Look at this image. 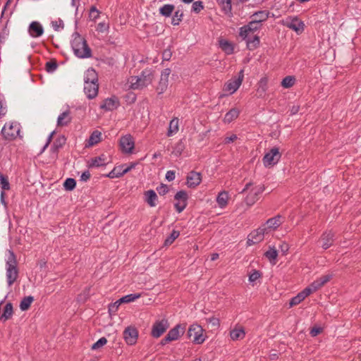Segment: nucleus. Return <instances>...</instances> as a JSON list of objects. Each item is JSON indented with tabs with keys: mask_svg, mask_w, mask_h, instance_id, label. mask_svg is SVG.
<instances>
[{
	"mask_svg": "<svg viewBox=\"0 0 361 361\" xmlns=\"http://www.w3.org/2000/svg\"><path fill=\"white\" fill-rule=\"evenodd\" d=\"M268 89V78H262L257 83V94L258 97H264Z\"/></svg>",
	"mask_w": 361,
	"mask_h": 361,
	"instance_id": "26",
	"label": "nucleus"
},
{
	"mask_svg": "<svg viewBox=\"0 0 361 361\" xmlns=\"http://www.w3.org/2000/svg\"><path fill=\"white\" fill-rule=\"evenodd\" d=\"M140 293L128 294L120 298L118 303H129L135 301V300L140 298Z\"/></svg>",
	"mask_w": 361,
	"mask_h": 361,
	"instance_id": "42",
	"label": "nucleus"
},
{
	"mask_svg": "<svg viewBox=\"0 0 361 361\" xmlns=\"http://www.w3.org/2000/svg\"><path fill=\"white\" fill-rule=\"evenodd\" d=\"M58 65L56 61H50L46 63V70L49 73H53L56 70Z\"/></svg>",
	"mask_w": 361,
	"mask_h": 361,
	"instance_id": "53",
	"label": "nucleus"
},
{
	"mask_svg": "<svg viewBox=\"0 0 361 361\" xmlns=\"http://www.w3.org/2000/svg\"><path fill=\"white\" fill-rule=\"evenodd\" d=\"M51 25L55 31H59L63 28V22L61 19L51 22Z\"/></svg>",
	"mask_w": 361,
	"mask_h": 361,
	"instance_id": "54",
	"label": "nucleus"
},
{
	"mask_svg": "<svg viewBox=\"0 0 361 361\" xmlns=\"http://www.w3.org/2000/svg\"><path fill=\"white\" fill-rule=\"evenodd\" d=\"M264 188L261 185H254L252 183L245 185L241 193L246 194L245 202L248 206L253 205L258 200Z\"/></svg>",
	"mask_w": 361,
	"mask_h": 361,
	"instance_id": "5",
	"label": "nucleus"
},
{
	"mask_svg": "<svg viewBox=\"0 0 361 361\" xmlns=\"http://www.w3.org/2000/svg\"><path fill=\"white\" fill-rule=\"evenodd\" d=\"M265 233H267L265 226L259 227L251 232L247 237V245L250 246L263 240Z\"/></svg>",
	"mask_w": 361,
	"mask_h": 361,
	"instance_id": "11",
	"label": "nucleus"
},
{
	"mask_svg": "<svg viewBox=\"0 0 361 361\" xmlns=\"http://www.w3.org/2000/svg\"><path fill=\"white\" fill-rule=\"evenodd\" d=\"M225 14L231 15L232 11L231 0H218Z\"/></svg>",
	"mask_w": 361,
	"mask_h": 361,
	"instance_id": "40",
	"label": "nucleus"
},
{
	"mask_svg": "<svg viewBox=\"0 0 361 361\" xmlns=\"http://www.w3.org/2000/svg\"><path fill=\"white\" fill-rule=\"evenodd\" d=\"M295 78L294 76H286L281 81V86L284 88H290L295 85Z\"/></svg>",
	"mask_w": 361,
	"mask_h": 361,
	"instance_id": "44",
	"label": "nucleus"
},
{
	"mask_svg": "<svg viewBox=\"0 0 361 361\" xmlns=\"http://www.w3.org/2000/svg\"><path fill=\"white\" fill-rule=\"evenodd\" d=\"M281 154L278 147L271 148L263 157V163L266 167L272 166L276 164L280 160Z\"/></svg>",
	"mask_w": 361,
	"mask_h": 361,
	"instance_id": "10",
	"label": "nucleus"
},
{
	"mask_svg": "<svg viewBox=\"0 0 361 361\" xmlns=\"http://www.w3.org/2000/svg\"><path fill=\"white\" fill-rule=\"evenodd\" d=\"M204 8L203 2L202 1H196L193 2L192 6V11L195 13H200Z\"/></svg>",
	"mask_w": 361,
	"mask_h": 361,
	"instance_id": "51",
	"label": "nucleus"
},
{
	"mask_svg": "<svg viewBox=\"0 0 361 361\" xmlns=\"http://www.w3.org/2000/svg\"><path fill=\"white\" fill-rule=\"evenodd\" d=\"M106 159L105 158L104 155H102L100 157L92 159L89 166H90V167L103 166L106 164Z\"/></svg>",
	"mask_w": 361,
	"mask_h": 361,
	"instance_id": "36",
	"label": "nucleus"
},
{
	"mask_svg": "<svg viewBox=\"0 0 361 361\" xmlns=\"http://www.w3.org/2000/svg\"><path fill=\"white\" fill-rule=\"evenodd\" d=\"M109 28V26L105 23H99L97 25V30L101 32L106 31Z\"/></svg>",
	"mask_w": 361,
	"mask_h": 361,
	"instance_id": "62",
	"label": "nucleus"
},
{
	"mask_svg": "<svg viewBox=\"0 0 361 361\" xmlns=\"http://www.w3.org/2000/svg\"><path fill=\"white\" fill-rule=\"evenodd\" d=\"M175 6L173 4H164L159 8V13L165 17H169L172 14Z\"/></svg>",
	"mask_w": 361,
	"mask_h": 361,
	"instance_id": "41",
	"label": "nucleus"
},
{
	"mask_svg": "<svg viewBox=\"0 0 361 361\" xmlns=\"http://www.w3.org/2000/svg\"><path fill=\"white\" fill-rule=\"evenodd\" d=\"M34 300V298L32 296H27L25 297L20 303V308L22 311H25L29 309L32 302Z\"/></svg>",
	"mask_w": 361,
	"mask_h": 361,
	"instance_id": "43",
	"label": "nucleus"
},
{
	"mask_svg": "<svg viewBox=\"0 0 361 361\" xmlns=\"http://www.w3.org/2000/svg\"><path fill=\"white\" fill-rule=\"evenodd\" d=\"M84 92L88 99L94 98L98 94L99 84L96 71L88 69L84 76Z\"/></svg>",
	"mask_w": 361,
	"mask_h": 361,
	"instance_id": "1",
	"label": "nucleus"
},
{
	"mask_svg": "<svg viewBox=\"0 0 361 361\" xmlns=\"http://www.w3.org/2000/svg\"><path fill=\"white\" fill-rule=\"evenodd\" d=\"M261 276L262 274L259 271L254 270L253 272L249 276V281L251 283L255 282Z\"/></svg>",
	"mask_w": 361,
	"mask_h": 361,
	"instance_id": "55",
	"label": "nucleus"
},
{
	"mask_svg": "<svg viewBox=\"0 0 361 361\" xmlns=\"http://www.w3.org/2000/svg\"><path fill=\"white\" fill-rule=\"evenodd\" d=\"M176 173L173 171H168L166 173V179L169 181H172L175 179Z\"/></svg>",
	"mask_w": 361,
	"mask_h": 361,
	"instance_id": "63",
	"label": "nucleus"
},
{
	"mask_svg": "<svg viewBox=\"0 0 361 361\" xmlns=\"http://www.w3.org/2000/svg\"><path fill=\"white\" fill-rule=\"evenodd\" d=\"M145 201L152 207L157 205V195L153 190L145 192Z\"/></svg>",
	"mask_w": 361,
	"mask_h": 361,
	"instance_id": "32",
	"label": "nucleus"
},
{
	"mask_svg": "<svg viewBox=\"0 0 361 361\" xmlns=\"http://www.w3.org/2000/svg\"><path fill=\"white\" fill-rule=\"evenodd\" d=\"M244 79V71L242 69L238 73V75L232 78L225 83L224 90L229 92L230 94L235 92L241 85Z\"/></svg>",
	"mask_w": 361,
	"mask_h": 361,
	"instance_id": "8",
	"label": "nucleus"
},
{
	"mask_svg": "<svg viewBox=\"0 0 361 361\" xmlns=\"http://www.w3.org/2000/svg\"><path fill=\"white\" fill-rule=\"evenodd\" d=\"M240 114V110L236 108L231 109L229 111H228L224 118V122L225 123H230L235 119H236Z\"/></svg>",
	"mask_w": 361,
	"mask_h": 361,
	"instance_id": "31",
	"label": "nucleus"
},
{
	"mask_svg": "<svg viewBox=\"0 0 361 361\" xmlns=\"http://www.w3.org/2000/svg\"><path fill=\"white\" fill-rule=\"evenodd\" d=\"M308 295H310L308 294V290L304 289L303 290L300 292L296 296L291 298L289 302L290 307H293L300 304Z\"/></svg>",
	"mask_w": 361,
	"mask_h": 361,
	"instance_id": "29",
	"label": "nucleus"
},
{
	"mask_svg": "<svg viewBox=\"0 0 361 361\" xmlns=\"http://www.w3.org/2000/svg\"><path fill=\"white\" fill-rule=\"evenodd\" d=\"M119 106V101L116 97L106 99L100 108L106 111H113Z\"/></svg>",
	"mask_w": 361,
	"mask_h": 361,
	"instance_id": "23",
	"label": "nucleus"
},
{
	"mask_svg": "<svg viewBox=\"0 0 361 361\" xmlns=\"http://www.w3.org/2000/svg\"><path fill=\"white\" fill-rule=\"evenodd\" d=\"M28 32L32 37L36 38L43 35L44 29L39 22L33 21L29 25Z\"/></svg>",
	"mask_w": 361,
	"mask_h": 361,
	"instance_id": "20",
	"label": "nucleus"
},
{
	"mask_svg": "<svg viewBox=\"0 0 361 361\" xmlns=\"http://www.w3.org/2000/svg\"><path fill=\"white\" fill-rule=\"evenodd\" d=\"M0 186L1 188L4 190H9L10 185L9 183L6 178V176H4L0 172Z\"/></svg>",
	"mask_w": 361,
	"mask_h": 361,
	"instance_id": "52",
	"label": "nucleus"
},
{
	"mask_svg": "<svg viewBox=\"0 0 361 361\" xmlns=\"http://www.w3.org/2000/svg\"><path fill=\"white\" fill-rule=\"evenodd\" d=\"M71 116L70 111L67 110L61 114L57 118L58 126H66L71 122Z\"/></svg>",
	"mask_w": 361,
	"mask_h": 361,
	"instance_id": "28",
	"label": "nucleus"
},
{
	"mask_svg": "<svg viewBox=\"0 0 361 361\" xmlns=\"http://www.w3.org/2000/svg\"><path fill=\"white\" fill-rule=\"evenodd\" d=\"M180 235V232L178 231L173 230L171 235L166 238V239L164 241L165 245H171L174 240Z\"/></svg>",
	"mask_w": 361,
	"mask_h": 361,
	"instance_id": "46",
	"label": "nucleus"
},
{
	"mask_svg": "<svg viewBox=\"0 0 361 361\" xmlns=\"http://www.w3.org/2000/svg\"><path fill=\"white\" fill-rule=\"evenodd\" d=\"M238 139V137L235 134H232L230 136H227L224 138V142L226 145L230 144Z\"/></svg>",
	"mask_w": 361,
	"mask_h": 361,
	"instance_id": "59",
	"label": "nucleus"
},
{
	"mask_svg": "<svg viewBox=\"0 0 361 361\" xmlns=\"http://www.w3.org/2000/svg\"><path fill=\"white\" fill-rule=\"evenodd\" d=\"M245 39H246L247 47L250 50H254L257 47H258V46L259 45V42H260L259 38L257 35L249 37L248 38H247Z\"/></svg>",
	"mask_w": 361,
	"mask_h": 361,
	"instance_id": "35",
	"label": "nucleus"
},
{
	"mask_svg": "<svg viewBox=\"0 0 361 361\" xmlns=\"http://www.w3.org/2000/svg\"><path fill=\"white\" fill-rule=\"evenodd\" d=\"M20 124L16 121H9L4 124L1 134L6 140H13L20 134Z\"/></svg>",
	"mask_w": 361,
	"mask_h": 361,
	"instance_id": "6",
	"label": "nucleus"
},
{
	"mask_svg": "<svg viewBox=\"0 0 361 361\" xmlns=\"http://www.w3.org/2000/svg\"><path fill=\"white\" fill-rule=\"evenodd\" d=\"M107 343V339L105 337L100 338L97 342L92 345V350H98L103 347Z\"/></svg>",
	"mask_w": 361,
	"mask_h": 361,
	"instance_id": "50",
	"label": "nucleus"
},
{
	"mask_svg": "<svg viewBox=\"0 0 361 361\" xmlns=\"http://www.w3.org/2000/svg\"><path fill=\"white\" fill-rule=\"evenodd\" d=\"M120 145L122 151L125 153H132L135 147V142L130 135L123 136L120 139Z\"/></svg>",
	"mask_w": 361,
	"mask_h": 361,
	"instance_id": "18",
	"label": "nucleus"
},
{
	"mask_svg": "<svg viewBox=\"0 0 361 361\" xmlns=\"http://www.w3.org/2000/svg\"><path fill=\"white\" fill-rule=\"evenodd\" d=\"M283 222V217L279 214L273 218L269 219L266 222L267 227L265 228H267V233L269 230H276L282 224Z\"/></svg>",
	"mask_w": 361,
	"mask_h": 361,
	"instance_id": "22",
	"label": "nucleus"
},
{
	"mask_svg": "<svg viewBox=\"0 0 361 361\" xmlns=\"http://www.w3.org/2000/svg\"><path fill=\"white\" fill-rule=\"evenodd\" d=\"M6 271L8 286H11L18 277L16 257L11 250H8L6 262Z\"/></svg>",
	"mask_w": 361,
	"mask_h": 361,
	"instance_id": "4",
	"label": "nucleus"
},
{
	"mask_svg": "<svg viewBox=\"0 0 361 361\" xmlns=\"http://www.w3.org/2000/svg\"><path fill=\"white\" fill-rule=\"evenodd\" d=\"M279 247L283 255H286L289 250V245L286 242H281L279 245Z\"/></svg>",
	"mask_w": 361,
	"mask_h": 361,
	"instance_id": "60",
	"label": "nucleus"
},
{
	"mask_svg": "<svg viewBox=\"0 0 361 361\" xmlns=\"http://www.w3.org/2000/svg\"><path fill=\"white\" fill-rule=\"evenodd\" d=\"M204 329L197 324L190 325L188 331V336L192 341L196 344H201L205 341V336L203 334Z\"/></svg>",
	"mask_w": 361,
	"mask_h": 361,
	"instance_id": "7",
	"label": "nucleus"
},
{
	"mask_svg": "<svg viewBox=\"0 0 361 361\" xmlns=\"http://www.w3.org/2000/svg\"><path fill=\"white\" fill-rule=\"evenodd\" d=\"M138 337L137 330L133 326H128L123 331V338L127 344L134 345L136 343Z\"/></svg>",
	"mask_w": 361,
	"mask_h": 361,
	"instance_id": "17",
	"label": "nucleus"
},
{
	"mask_svg": "<svg viewBox=\"0 0 361 361\" xmlns=\"http://www.w3.org/2000/svg\"><path fill=\"white\" fill-rule=\"evenodd\" d=\"M265 256L270 262L275 261L278 256V252L275 247H269V249L265 252Z\"/></svg>",
	"mask_w": 361,
	"mask_h": 361,
	"instance_id": "47",
	"label": "nucleus"
},
{
	"mask_svg": "<svg viewBox=\"0 0 361 361\" xmlns=\"http://www.w3.org/2000/svg\"><path fill=\"white\" fill-rule=\"evenodd\" d=\"M71 47L75 55L78 58H90L92 56L91 49L86 40L78 32H75L72 35Z\"/></svg>",
	"mask_w": 361,
	"mask_h": 361,
	"instance_id": "2",
	"label": "nucleus"
},
{
	"mask_svg": "<svg viewBox=\"0 0 361 361\" xmlns=\"http://www.w3.org/2000/svg\"><path fill=\"white\" fill-rule=\"evenodd\" d=\"M269 12L268 11H259L255 12L251 17L253 18L252 22L256 23L260 28L261 23L265 21L269 18Z\"/></svg>",
	"mask_w": 361,
	"mask_h": 361,
	"instance_id": "25",
	"label": "nucleus"
},
{
	"mask_svg": "<svg viewBox=\"0 0 361 361\" xmlns=\"http://www.w3.org/2000/svg\"><path fill=\"white\" fill-rule=\"evenodd\" d=\"M188 197V194L184 190H180L175 195L174 198L176 202L174 206L178 213L182 212L185 209Z\"/></svg>",
	"mask_w": 361,
	"mask_h": 361,
	"instance_id": "14",
	"label": "nucleus"
},
{
	"mask_svg": "<svg viewBox=\"0 0 361 361\" xmlns=\"http://www.w3.org/2000/svg\"><path fill=\"white\" fill-rule=\"evenodd\" d=\"M118 302H119V300L116 301L114 303L111 304L109 308V311L110 312H111V311L116 312L118 310L120 305L121 304V303H118Z\"/></svg>",
	"mask_w": 361,
	"mask_h": 361,
	"instance_id": "64",
	"label": "nucleus"
},
{
	"mask_svg": "<svg viewBox=\"0 0 361 361\" xmlns=\"http://www.w3.org/2000/svg\"><path fill=\"white\" fill-rule=\"evenodd\" d=\"M66 142V139L64 137H59L53 144L51 147V152L54 154L55 157L57 156L58 150L59 148L62 147L63 145Z\"/></svg>",
	"mask_w": 361,
	"mask_h": 361,
	"instance_id": "38",
	"label": "nucleus"
},
{
	"mask_svg": "<svg viewBox=\"0 0 361 361\" xmlns=\"http://www.w3.org/2000/svg\"><path fill=\"white\" fill-rule=\"evenodd\" d=\"M259 29V27L257 26V24L251 20L247 25H245L240 28L239 35L243 39H245L249 37H252L255 32Z\"/></svg>",
	"mask_w": 361,
	"mask_h": 361,
	"instance_id": "16",
	"label": "nucleus"
},
{
	"mask_svg": "<svg viewBox=\"0 0 361 361\" xmlns=\"http://www.w3.org/2000/svg\"><path fill=\"white\" fill-rule=\"evenodd\" d=\"M228 194L226 191H221L216 197V202L220 208H224L228 204Z\"/></svg>",
	"mask_w": 361,
	"mask_h": 361,
	"instance_id": "34",
	"label": "nucleus"
},
{
	"mask_svg": "<svg viewBox=\"0 0 361 361\" xmlns=\"http://www.w3.org/2000/svg\"><path fill=\"white\" fill-rule=\"evenodd\" d=\"M179 129V120L178 118H173L169 123L167 131V136L171 137L176 134Z\"/></svg>",
	"mask_w": 361,
	"mask_h": 361,
	"instance_id": "30",
	"label": "nucleus"
},
{
	"mask_svg": "<svg viewBox=\"0 0 361 361\" xmlns=\"http://www.w3.org/2000/svg\"><path fill=\"white\" fill-rule=\"evenodd\" d=\"M75 185H76V182L75 180V179L71 178H67L63 183V186H64L65 189L67 190H73L75 188Z\"/></svg>",
	"mask_w": 361,
	"mask_h": 361,
	"instance_id": "49",
	"label": "nucleus"
},
{
	"mask_svg": "<svg viewBox=\"0 0 361 361\" xmlns=\"http://www.w3.org/2000/svg\"><path fill=\"white\" fill-rule=\"evenodd\" d=\"M283 25L294 30L297 34H301L305 30V23L297 16H289L283 20Z\"/></svg>",
	"mask_w": 361,
	"mask_h": 361,
	"instance_id": "9",
	"label": "nucleus"
},
{
	"mask_svg": "<svg viewBox=\"0 0 361 361\" xmlns=\"http://www.w3.org/2000/svg\"><path fill=\"white\" fill-rule=\"evenodd\" d=\"M102 133L98 130H94L89 137L87 146H93L101 141Z\"/></svg>",
	"mask_w": 361,
	"mask_h": 361,
	"instance_id": "37",
	"label": "nucleus"
},
{
	"mask_svg": "<svg viewBox=\"0 0 361 361\" xmlns=\"http://www.w3.org/2000/svg\"><path fill=\"white\" fill-rule=\"evenodd\" d=\"M230 336L233 341L242 340L245 336V331L243 327L235 326L231 331Z\"/></svg>",
	"mask_w": 361,
	"mask_h": 361,
	"instance_id": "27",
	"label": "nucleus"
},
{
	"mask_svg": "<svg viewBox=\"0 0 361 361\" xmlns=\"http://www.w3.org/2000/svg\"><path fill=\"white\" fill-rule=\"evenodd\" d=\"M157 190L160 195H164L169 192V188L166 185L161 184L157 188Z\"/></svg>",
	"mask_w": 361,
	"mask_h": 361,
	"instance_id": "57",
	"label": "nucleus"
},
{
	"mask_svg": "<svg viewBox=\"0 0 361 361\" xmlns=\"http://www.w3.org/2000/svg\"><path fill=\"white\" fill-rule=\"evenodd\" d=\"M219 47L226 54L229 55L233 53L234 47L231 42L226 39L219 40Z\"/></svg>",
	"mask_w": 361,
	"mask_h": 361,
	"instance_id": "33",
	"label": "nucleus"
},
{
	"mask_svg": "<svg viewBox=\"0 0 361 361\" xmlns=\"http://www.w3.org/2000/svg\"><path fill=\"white\" fill-rule=\"evenodd\" d=\"M13 313V305L11 302H8L4 307V312L1 316V319L6 321L11 318Z\"/></svg>",
	"mask_w": 361,
	"mask_h": 361,
	"instance_id": "39",
	"label": "nucleus"
},
{
	"mask_svg": "<svg viewBox=\"0 0 361 361\" xmlns=\"http://www.w3.org/2000/svg\"><path fill=\"white\" fill-rule=\"evenodd\" d=\"M334 233L331 231L324 232L320 238L322 247L324 250L329 248L334 243Z\"/></svg>",
	"mask_w": 361,
	"mask_h": 361,
	"instance_id": "21",
	"label": "nucleus"
},
{
	"mask_svg": "<svg viewBox=\"0 0 361 361\" xmlns=\"http://www.w3.org/2000/svg\"><path fill=\"white\" fill-rule=\"evenodd\" d=\"M171 74V69L165 68L162 71L158 85L156 87V90L159 94L164 93L169 85V77Z\"/></svg>",
	"mask_w": 361,
	"mask_h": 361,
	"instance_id": "13",
	"label": "nucleus"
},
{
	"mask_svg": "<svg viewBox=\"0 0 361 361\" xmlns=\"http://www.w3.org/2000/svg\"><path fill=\"white\" fill-rule=\"evenodd\" d=\"M202 175L200 173L192 171L187 176V185L189 188H195L200 184Z\"/></svg>",
	"mask_w": 361,
	"mask_h": 361,
	"instance_id": "19",
	"label": "nucleus"
},
{
	"mask_svg": "<svg viewBox=\"0 0 361 361\" xmlns=\"http://www.w3.org/2000/svg\"><path fill=\"white\" fill-rule=\"evenodd\" d=\"M169 323L165 319L156 322L152 326V336L154 338L160 337L168 329Z\"/></svg>",
	"mask_w": 361,
	"mask_h": 361,
	"instance_id": "15",
	"label": "nucleus"
},
{
	"mask_svg": "<svg viewBox=\"0 0 361 361\" xmlns=\"http://www.w3.org/2000/svg\"><path fill=\"white\" fill-rule=\"evenodd\" d=\"M184 149H185V145H184L183 142L182 141H179L174 145V147L173 148L172 153L175 156L179 157L182 154Z\"/></svg>",
	"mask_w": 361,
	"mask_h": 361,
	"instance_id": "45",
	"label": "nucleus"
},
{
	"mask_svg": "<svg viewBox=\"0 0 361 361\" xmlns=\"http://www.w3.org/2000/svg\"><path fill=\"white\" fill-rule=\"evenodd\" d=\"M206 320L208 323L212 324V325L213 326L219 327L220 325V321L216 317H209V318L206 319Z\"/></svg>",
	"mask_w": 361,
	"mask_h": 361,
	"instance_id": "58",
	"label": "nucleus"
},
{
	"mask_svg": "<svg viewBox=\"0 0 361 361\" xmlns=\"http://www.w3.org/2000/svg\"><path fill=\"white\" fill-rule=\"evenodd\" d=\"M154 78L153 71L151 69H145L140 75L131 76L128 79L130 87L133 90H140L150 85Z\"/></svg>",
	"mask_w": 361,
	"mask_h": 361,
	"instance_id": "3",
	"label": "nucleus"
},
{
	"mask_svg": "<svg viewBox=\"0 0 361 361\" xmlns=\"http://www.w3.org/2000/svg\"><path fill=\"white\" fill-rule=\"evenodd\" d=\"M331 278V274L322 276L320 278L314 281L309 286H307L305 289L306 290H308V294L310 295L311 293L321 288L326 283L329 281Z\"/></svg>",
	"mask_w": 361,
	"mask_h": 361,
	"instance_id": "12",
	"label": "nucleus"
},
{
	"mask_svg": "<svg viewBox=\"0 0 361 361\" xmlns=\"http://www.w3.org/2000/svg\"><path fill=\"white\" fill-rule=\"evenodd\" d=\"M115 169L118 170V171H116V173H117L118 178L121 177L124 174L127 173L126 171H125V168H124L123 165L116 166V167H115Z\"/></svg>",
	"mask_w": 361,
	"mask_h": 361,
	"instance_id": "61",
	"label": "nucleus"
},
{
	"mask_svg": "<svg viewBox=\"0 0 361 361\" xmlns=\"http://www.w3.org/2000/svg\"><path fill=\"white\" fill-rule=\"evenodd\" d=\"M184 333V328L180 325H176L174 328L171 329L166 335V339L171 341H176L183 335Z\"/></svg>",
	"mask_w": 361,
	"mask_h": 361,
	"instance_id": "24",
	"label": "nucleus"
},
{
	"mask_svg": "<svg viewBox=\"0 0 361 361\" xmlns=\"http://www.w3.org/2000/svg\"><path fill=\"white\" fill-rule=\"evenodd\" d=\"M99 11L94 6H92L90 11V18L92 20H95L96 19H97L99 18Z\"/></svg>",
	"mask_w": 361,
	"mask_h": 361,
	"instance_id": "56",
	"label": "nucleus"
},
{
	"mask_svg": "<svg viewBox=\"0 0 361 361\" xmlns=\"http://www.w3.org/2000/svg\"><path fill=\"white\" fill-rule=\"evenodd\" d=\"M183 16V13L180 11H177L174 13L172 19L171 23L173 25H178L182 20Z\"/></svg>",
	"mask_w": 361,
	"mask_h": 361,
	"instance_id": "48",
	"label": "nucleus"
}]
</instances>
